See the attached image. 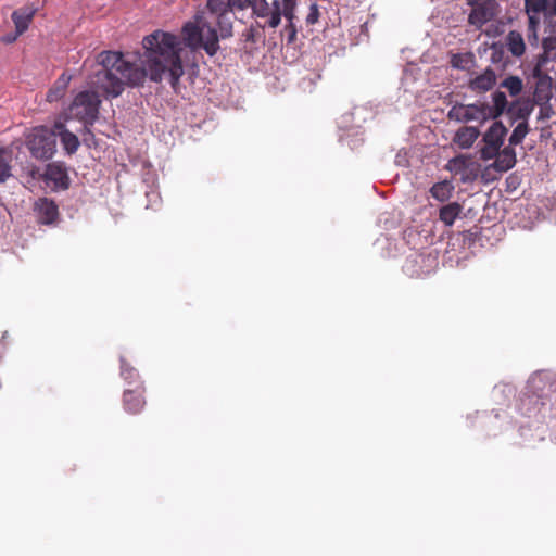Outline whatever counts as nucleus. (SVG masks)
<instances>
[{"mask_svg":"<svg viewBox=\"0 0 556 556\" xmlns=\"http://www.w3.org/2000/svg\"><path fill=\"white\" fill-rule=\"evenodd\" d=\"M144 66L140 67L124 58L122 52L102 51L97 56L100 66L90 77L89 85L106 98H116L125 86H140L147 76L159 83L168 74L174 87L184 75L180 58V38L174 34L155 30L142 41Z\"/></svg>","mask_w":556,"mask_h":556,"instance_id":"f257e3e1","label":"nucleus"},{"mask_svg":"<svg viewBox=\"0 0 556 556\" xmlns=\"http://www.w3.org/2000/svg\"><path fill=\"white\" fill-rule=\"evenodd\" d=\"M543 53L539 56L533 68V77L538 79L534 91V99L538 103L548 102L552 92L551 72L556 74V35L548 36L543 40Z\"/></svg>","mask_w":556,"mask_h":556,"instance_id":"f03ea898","label":"nucleus"},{"mask_svg":"<svg viewBox=\"0 0 556 556\" xmlns=\"http://www.w3.org/2000/svg\"><path fill=\"white\" fill-rule=\"evenodd\" d=\"M186 46L191 49L202 48L210 56L219 50V39L216 29L202 20L187 23L182 27Z\"/></svg>","mask_w":556,"mask_h":556,"instance_id":"7ed1b4c3","label":"nucleus"},{"mask_svg":"<svg viewBox=\"0 0 556 556\" xmlns=\"http://www.w3.org/2000/svg\"><path fill=\"white\" fill-rule=\"evenodd\" d=\"M26 147L38 160H50L56 151V132L46 126L31 129L26 136Z\"/></svg>","mask_w":556,"mask_h":556,"instance_id":"20e7f679","label":"nucleus"},{"mask_svg":"<svg viewBox=\"0 0 556 556\" xmlns=\"http://www.w3.org/2000/svg\"><path fill=\"white\" fill-rule=\"evenodd\" d=\"M100 104L98 92L85 90L74 98L68 114L72 118L83 122L85 126H89L98 118Z\"/></svg>","mask_w":556,"mask_h":556,"instance_id":"39448f33","label":"nucleus"},{"mask_svg":"<svg viewBox=\"0 0 556 556\" xmlns=\"http://www.w3.org/2000/svg\"><path fill=\"white\" fill-rule=\"evenodd\" d=\"M507 131V128L501 121H495L489 127L483 135L484 147L480 150L482 160H492L496 155L497 150L503 146Z\"/></svg>","mask_w":556,"mask_h":556,"instance_id":"423d86ee","label":"nucleus"},{"mask_svg":"<svg viewBox=\"0 0 556 556\" xmlns=\"http://www.w3.org/2000/svg\"><path fill=\"white\" fill-rule=\"evenodd\" d=\"M255 13L258 17L266 18L264 27L277 28L283 15L282 0H273L271 3L262 0L260 5L255 9Z\"/></svg>","mask_w":556,"mask_h":556,"instance_id":"0eeeda50","label":"nucleus"},{"mask_svg":"<svg viewBox=\"0 0 556 556\" xmlns=\"http://www.w3.org/2000/svg\"><path fill=\"white\" fill-rule=\"evenodd\" d=\"M144 387L138 383L134 389H126L123 394L124 409L129 414H139L144 405Z\"/></svg>","mask_w":556,"mask_h":556,"instance_id":"6e6552de","label":"nucleus"},{"mask_svg":"<svg viewBox=\"0 0 556 556\" xmlns=\"http://www.w3.org/2000/svg\"><path fill=\"white\" fill-rule=\"evenodd\" d=\"M296 5L298 0H282V16H285V18L287 20V24L283 28V31L287 35L288 43H293L296 40L298 28L294 22V20L296 18Z\"/></svg>","mask_w":556,"mask_h":556,"instance_id":"1a4fd4ad","label":"nucleus"},{"mask_svg":"<svg viewBox=\"0 0 556 556\" xmlns=\"http://www.w3.org/2000/svg\"><path fill=\"white\" fill-rule=\"evenodd\" d=\"M493 159L495 160L490 165V168H493L500 173L511 169L517 162L515 149L510 144L503 148L502 150L498 149L496 155Z\"/></svg>","mask_w":556,"mask_h":556,"instance_id":"9d476101","label":"nucleus"},{"mask_svg":"<svg viewBox=\"0 0 556 556\" xmlns=\"http://www.w3.org/2000/svg\"><path fill=\"white\" fill-rule=\"evenodd\" d=\"M35 208L37 211L38 222L42 225L53 224L59 216L56 204L47 198L39 199L35 204Z\"/></svg>","mask_w":556,"mask_h":556,"instance_id":"9b49d317","label":"nucleus"},{"mask_svg":"<svg viewBox=\"0 0 556 556\" xmlns=\"http://www.w3.org/2000/svg\"><path fill=\"white\" fill-rule=\"evenodd\" d=\"M533 111V103L529 100L513 101L508 109L507 115L511 123L517 121L528 122L529 116Z\"/></svg>","mask_w":556,"mask_h":556,"instance_id":"f8f14e48","label":"nucleus"},{"mask_svg":"<svg viewBox=\"0 0 556 556\" xmlns=\"http://www.w3.org/2000/svg\"><path fill=\"white\" fill-rule=\"evenodd\" d=\"M53 128L56 132V138L60 137L61 139V143L64 150L68 154H74L78 150L80 144L78 137L75 134L67 130L62 122H55Z\"/></svg>","mask_w":556,"mask_h":556,"instance_id":"ddd939ff","label":"nucleus"},{"mask_svg":"<svg viewBox=\"0 0 556 556\" xmlns=\"http://www.w3.org/2000/svg\"><path fill=\"white\" fill-rule=\"evenodd\" d=\"M36 11L34 7H24L12 13L11 17L15 25V30H17V35H22L28 29Z\"/></svg>","mask_w":556,"mask_h":556,"instance_id":"4468645a","label":"nucleus"},{"mask_svg":"<svg viewBox=\"0 0 556 556\" xmlns=\"http://www.w3.org/2000/svg\"><path fill=\"white\" fill-rule=\"evenodd\" d=\"M479 136L480 131L477 127L463 126L456 131L453 142L462 149H469L473 146Z\"/></svg>","mask_w":556,"mask_h":556,"instance_id":"2eb2a0df","label":"nucleus"},{"mask_svg":"<svg viewBox=\"0 0 556 556\" xmlns=\"http://www.w3.org/2000/svg\"><path fill=\"white\" fill-rule=\"evenodd\" d=\"M496 76L493 70L486 68L482 74L470 80L469 87L477 92H485L495 85Z\"/></svg>","mask_w":556,"mask_h":556,"instance_id":"dca6fc26","label":"nucleus"},{"mask_svg":"<svg viewBox=\"0 0 556 556\" xmlns=\"http://www.w3.org/2000/svg\"><path fill=\"white\" fill-rule=\"evenodd\" d=\"M492 100L493 104L490 105L486 103V112L490 117V119H496L501 115H503L504 112L507 113V109L509 106L507 98L505 92L501 90H496L492 93Z\"/></svg>","mask_w":556,"mask_h":556,"instance_id":"f3484780","label":"nucleus"},{"mask_svg":"<svg viewBox=\"0 0 556 556\" xmlns=\"http://www.w3.org/2000/svg\"><path fill=\"white\" fill-rule=\"evenodd\" d=\"M472 10L468 16V23L476 28H481L485 23L492 20L494 7L471 5Z\"/></svg>","mask_w":556,"mask_h":556,"instance_id":"a211bd4d","label":"nucleus"},{"mask_svg":"<svg viewBox=\"0 0 556 556\" xmlns=\"http://www.w3.org/2000/svg\"><path fill=\"white\" fill-rule=\"evenodd\" d=\"M489 119L486 102L465 104V123L479 122L480 124H483Z\"/></svg>","mask_w":556,"mask_h":556,"instance_id":"6ab92c4d","label":"nucleus"},{"mask_svg":"<svg viewBox=\"0 0 556 556\" xmlns=\"http://www.w3.org/2000/svg\"><path fill=\"white\" fill-rule=\"evenodd\" d=\"M45 178L53 181L56 187L67 188V174L66 170L56 163H50L47 165Z\"/></svg>","mask_w":556,"mask_h":556,"instance_id":"aec40b11","label":"nucleus"},{"mask_svg":"<svg viewBox=\"0 0 556 556\" xmlns=\"http://www.w3.org/2000/svg\"><path fill=\"white\" fill-rule=\"evenodd\" d=\"M463 211V206L458 202H452L446 205H443L439 210V219L445 226H453L456 218L460 215Z\"/></svg>","mask_w":556,"mask_h":556,"instance_id":"412c9836","label":"nucleus"},{"mask_svg":"<svg viewBox=\"0 0 556 556\" xmlns=\"http://www.w3.org/2000/svg\"><path fill=\"white\" fill-rule=\"evenodd\" d=\"M506 47L514 56H521L526 51L522 35L517 30H510L506 36Z\"/></svg>","mask_w":556,"mask_h":556,"instance_id":"4be33fe9","label":"nucleus"},{"mask_svg":"<svg viewBox=\"0 0 556 556\" xmlns=\"http://www.w3.org/2000/svg\"><path fill=\"white\" fill-rule=\"evenodd\" d=\"M469 159L465 155H457L448 161L446 168L456 175H460V179L466 181L469 179Z\"/></svg>","mask_w":556,"mask_h":556,"instance_id":"5701e85b","label":"nucleus"},{"mask_svg":"<svg viewBox=\"0 0 556 556\" xmlns=\"http://www.w3.org/2000/svg\"><path fill=\"white\" fill-rule=\"evenodd\" d=\"M453 191L454 186L448 180L439 181L430 188L431 197L440 202L448 201L453 194Z\"/></svg>","mask_w":556,"mask_h":556,"instance_id":"b1692460","label":"nucleus"},{"mask_svg":"<svg viewBox=\"0 0 556 556\" xmlns=\"http://www.w3.org/2000/svg\"><path fill=\"white\" fill-rule=\"evenodd\" d=\"M68 79L62 75L53 85L52 88L49 89L47 92V101L48 102H54L60 100L66 91Z\"/></svg>","mask_w":556,"mask_h":556,"instance_id":"393cba45","label":"nucleus"},{"mask_svg":"<svg viewBox=\"0 0 556 556\" xmlns=\"http://www.w3.org/2000/svg\"><path fill=\"white\" fill-rule=\"evenodd\" d=\"M529 131L530 128L528 122L518 123L509 137V144L514 147L521 143L526 136L529 134Z\"/></svg>","mask_w":556,"mask_h":556,"instance_id":"a878e982","label":"nucleus"},{"mask_svg":"<svg viewBox=\"0 0 556 556\" xmlns=\"http://www.w3.org/2000/svg\"><path fill=\"white\" fill-rule=\"evenodd\" d=\"M501 87L509 91L510 96H518L522 91V80L518 76H508L501 83Z\"/></svg>","mask_w":556,"mask_h":556,"instance_id":"bb28decb","label":"nucleus"},{"mask_svg":"<svg viewBox=\"0 0 556 556\" xmlns=\"http://www.w3.org/2000/svg\"><path fill=\"white\" fill-rule=\"evenodd\" d=\"M206 8L214 15L230 13L228 0H207Z\"/></svg>","mask_w":556,"mask_h":556,"instance_id":"cd10ccee","label":"nucleus"},{"mask_svg":"<svg viewBox=\"0 0 556 556\" xmlns=\"http://www.w3.org/2000/svg\"><path fill=\"white\" fill-rule=\"evenodd\" d=\"M229 14L216 15L222 38H228L232 35V22L229 18Z\"/></svg>","mask_w":556,"mask_h":556,"instance_id":"c85d7f7f","label":"nucleus"},{"mask_svg":"<svg viewBox=\"0 0 556 556\" xmlns=\"http://www.w3.org/2000/svg\"><path fill=\"white\" fill-rule=\"evenodd\" d=\"M547 0H526V9L529 18L530 15L535 16V14L545 12L547 10Z\"/></svg>","mask_w":556,"mask_h":556,"instance_id":"c756f323","label":"nucleus"},{"mask_svg":"<svg viewBox=\"0 0 556 556\" xmlns=\"http://www.w3.org/2000/svg\"><path fill=\"white\" fill-rule=\"evenodd\" d=\"M11 157L3 151H0V184L4 182L11 176Z\"/></svg>","mask_w":556,"mask_h":556,"instance_id":"7c9ffc66","label":"nucleus"},{"mask_svg":"<svg viewBox=\"0 0 556 556\" xmlns=\"http://www.w3.org/2000/svg\"><path fill=\"white\" fill-rule=\"evenodd\" d=\"M538 26H539V18L534 15H530L529 24H528V41L532 46H538V42H539Z\"/></svg>","mask_w":556,"mask_h":556,"instance_id":"2f4dec72","label":"nucleus"},{"mask_svg":"<svg viewBox=\"0 0 556 556\" xmlns=\"http://www.w3.org/2000/svg\"><path fill=\"white\" fill-rule=\"evenodd\" d=\"M121 375L129 383L138 378L137 370L124 357H121Z\"/></svg>","mask_w":556,"mask_h":556,"instance_id":"473e14b6","label":"nucleus"},{"mask_svg":"<svg viewBox=\"0 0 556 556\" xmlns=\"http://www.w3.org/2000/svg\"><path fill=\"white\" fill-rule=\"evenodd\" d=\"M470 53L462 54L455 53L451 58V65L457 70H465L470 61Z\"/></svg>","mask_w":556,"mask_h":556,"instance_id":"72a5a7b5","label":"nucleus"},{"mask_svg":"<svg viewBox=\"0 0 556 556\" xmlns=\"http://www.w3.org/2000/svg\"><path fill=\"white\" fill-rule=\"evenodd\" d=\"M447 117L452 121H456L459 123H465V104L456 103L454 104L448 113Z\"/></svg>","mask_w":556,"mask_h":556,"instance_id":"f704fd0d","label":"nucleus"},{"mask_svg":"<svg viewBox=\"0 0 556 556\" xmlns=\"http://www.w3.org/2000/svg\"><path fill=\"white\" fill-rule=\"evenodd\" d=\"M319 9H318V5L316 3H312L311 7H309V12L306 16V24L308 25H314L318 22L319 20Z\"/></svg>","mask_w":556,"mask_h":556,"instance_id":"c9c22d12","label":"nucleus"},{"mask_svg":"<svg viewBox=\"0 0 556 556\" xmlns=\"http://www.w3.org/2000/svg\"><path fill=\"white\" fill-rule=\"evenodd\" d=\"M250 3H251V0H228L230 13L235 9H238V10L245 9L250 5Z\"/></svg>","mask_w":556,"mask_h":556,"instance_id":"e433bc0d","label":"nucleus"},{"mask_svg":"<svg viewBox=\"0 0 556 556\" xmlns=\"http://www.w3.org/2000/svg\"><path fill=\"white\" fill-rule=\"evenodd\" d=\"M241 37L245 42H255L256 29L252 26L245 28L241 34Z\"/></svg>","mask_w":556,"mask_h":556,"instance_id":"4c0bfd02","label":"nucleus"},{"mask_svg":"<svg viewBox=\"0 0 556 556\" xmlns=\"http://www.w3.org/2000/svg\"><path fill=\"white\" fill-rule=\"evenodd\" d=\"M552 113H553V111H552L551 106L545 105V104H541L538 119H541V121L548 119V118H551Z\"/></svg>","mask_w":556,"mask_h":556,"instance_id":"58836bf2","label":"nucleus"},{"mask_svg":"<svg viewBox=\"0 0 556 556\" xmlns=\"http://www.w3.org/2000/svg\"><path fill=\"white\" fill-rule=\"evenodd\" d=\"M469 5L494 7L495 0H467Z\"/></svg>","mask_w":556,"mask_h":556,"instance_id":"ea45409f","label":"nucleus"},{"mask_svg":"<svg viewBox=\"0 0 556 556\" xmlns=\"http://www.w3.org/2000/svg\"><path fill=\"white\" fill-rule=\"evenodd\" d=\"M18 36L20 35H17V30H15L14 35L3 37L2 41L5 42V43H12L13 41H15L17 39Z\"/></svg>","mask_w":556,"mask_h":556,"instance_id":"a19ab883","label":"nucleus"},{"mask_svg":"<svg viewBox=\"0 0 556 556\" xmlns=\"http://www.w3.org/2000/svg\"><path fill=\"white\" fill-rule=\"evenodd\" d=\"M551 12L556 15V0H553L551 4Z\"/></svg>","mask_w":556,"mask_h":556,"instance_id":"79ce46f5","label":"nucleus"}]
</instances>
